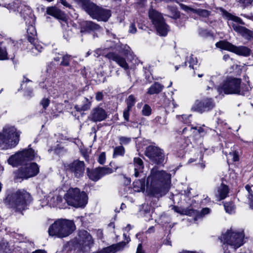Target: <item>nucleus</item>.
Returning <instances> with one entry per match:
<instances>
[{
    "instance_id": "obj_53",
    "label": "nucleus",
    "mask_w": 253,
    "mask_h": 253,
    "mask_svg": "<svg viewBox=\"0 0 253 253\" xmlns=\"http://www.w3.org/2000/svg\"><path fill=\"white\" fill-rule=\"evenodd\" d=\"M181 7L183 10H184L185 11H186L187 12H189L191 11L194 13V10H195V9H194L192 7H191L190 6H187L184 4H181Z\"/></svg>"
},
{
    "instance_id": "obj_55",
    "label": "nucleus",
    "mask_w": 253,
    "mask_h": 253,
    "mask_svg": "<svg viewBox=\"0 0 253 253\" xmlns=\"http://www.w3.org/2000/svg\"><path fill=\"white\" fill-rule=\"evenodd\" d=\"M155 121L159 123L161 125H165L166 124V120L165 118H162L161 117L157 116L155 118Z\"/></svg>"
},
{
    "instance_id": "obj_14",
    "label": "nucleus",
    "mask_w": 253,
    "mask_h": 253,
    "mask_svg": "<svg viewBox=\"0 0 253 253\" xmlns=\"http://www.w3.org/2000/svg\"><path fill=\"white\" fill-rule=\"evenodd\" d=\"M145 155L152 162L157 164H162L164 161L163 151L159 148L154 146H148L145 151Z\"/></svg>"
},
{
    "instance_id": "obj_63",
    "label": "nucleus",
    "mask_w": 253,
    "mask_h": 253,
    "mask_svg": "<svg viewBox=\"0 0 253 253\" xmlns=\"http://www.w3.org/2000/svg\"><path fill=\"white\" fill-rule=\"evenodd\" d=\"M32 253H46V252L44 250H38Z\"/></svg>"
},
{
    "instance_id": "obj_7",
    "label": "nucleus",
    "mask_w": 253,
    "mask_h": 253,
    "mask_svg": "<svg viewBox=\"0 0 253 253\" xmlns=\"http://www.w3.org/2000/svg\"><path fill=\"white\" fill-rule=\"evenodd\" d=\"M244 238L243 232H236L230 229L222 234L219 239L223 244H226L236 250L243 245Z\"/></svg>"
},
{
    "instance_id": "obj_10",
    "label": "nucleus",
    "mask_w": 253,
    "mask_h": 253,
    "mask_svg": "<svg viewBox=\"0 0 253 253\" xmlns=\"http://www.w3.org/2000/svg\"><path fill=\"white\" fill-rule=\"evenodd\" d=\"M149 17L159 35L166 36L169 30V26L165 23L162 14L156 10L151 8L149 11Z\"/></svg>"
},
{
    "instance_id": "obj_61",
    "label": "nucleus",
    "mask_w": 253,
    "mask_h": 253,
    "mask_svg": "<svg viewBox=\"0 0 253 253\" xmlns=\"http://www.w3.org/2000/svg\"><path fill=\"white\" fill-rule=\"evenodd\" d=\"M136 253H144L142 250V247L141 244L138 245Z\"/></svg>"
},
{
    "instance_id": "obj_15",
    "label": "nucleus",
    "mask_w": 253,
    "mask_h": 253,
    "mask_svg": "<svg viewBox=\"0 0 253 253\" xmlns=\"http://www.w3.org/2000/svg\"><path fill=\"white\" fill-rule=\"evenodd\" d=\"M214 107L213 100L211 98H206L201 101L197 100L192 107V110L202 113L211 110Z\"/></svg>"
},
{
    "instance_id": "obj_54",
    "label": "nucleus",
    "mask_w": 253,
    "mask_h": 253,
    "mask_svg": "<svg viewBox=\"0 0 253 253\" xmlns=\"http://www.w3.org/2000/svg\"><path fill=\"white\" fill-rule=\"evenodd\" d=\"M131 109H128V108H126L123 112V117L125 120L128 122L129 121V112Z\"/></svg>"
},
{
    "instance_id": "obj_3",
    "label": "nucleus",
    "mask_w": 253,
    "mask_h": 253,
    "mask_svg": "<svg viewBox=\"0 0 253 253\" xmlns=\"http://www.w3.org/2000/svg\"><path fill=\"white\" fill-rule=\"evenodd\" d=\"M20 133L15 127L5 126L0 133V148L8 149L15 147L19 141Z\"/></svg>"
},
{
    "instance_id": "obj_59",
    "label": "nucleus",
    "mask_w": 253,
    "mask_h": 253,
    "mask_svg": "<svg viewBox=\"0 0 253 253\" xmlns=\"http://www.w3.org/2000/svg\"><path fill=\"white\" fill-rule=\"evenodd\" d=\"M61 3L65 7L70 8L71 5L67 2L66 0H60Z\"/></svg>"
},
{
    "instance_id": "obj_5",
    "label": "nucleus",
    "mask_w": 253,
    "mask_h": 253,
    "mask_svg": "<svg viewBox=\"0 0 253 253\" xmlns=\"http://www.w3.org/2000/svg\"><path fill=\"white\" fill-rule=\"evenodd\" d=\"M80 0L82 2L83 8L93 19L106 22L111 15L110 10L99 7L89 0Z\"/></svg>"
},
{
    "instance_id": "obj_31",
    "label": "nucleus",
    "mask_w": 253,
    "mask_h": 253,
    "mask_svg": "<svg viewBox=\"0 0 253 253\" xmlns=\"http://www.w3.org/2000/svg\"><path fill=\"white\" fill-rule=\"evenodd\" d=\"M30 43L32 45V52H33L34 54L36 55L38 54V53L41 52L42 51L43 47L42 45L38 42L37 39H36V41L34 42H33Z\"/></svg>"
},
{
    "instance_id": "obj_39",
    "label": "nucleus",
    "mask_w": 253,
    "mask_h": 253,
    "mask_svg": "<svg viewBox=\"0 0 253 253\" xmlns=\"http://www.w3.org/2000/svg\"><path fill=\"white\" fill-rule=\"evenodd\" d=\"M119 143L121 146L126 145L131 141V138L129 137L119 136L118 137Z\"/></svg>"
},
{
    "instance_id": "obj_22",
    "label": "nucleus",
    "mask_w": 253,
    "mask_h": 253,
    "mask_svg": "<svg viewBox=\"0 0 253 253\" xmlns=\"http://www.w3.org/2000/svg\"><path fill=\"white\" fill-rule=\"evenodd\" d=\"M100 29V26L92 21H84L81 25V32L82 33L85 32H89L91 31L98 30Z\"/></svg>"
},
{
    "instance_id": "obj_16",
    "label": "nucleus",
    "mask_w": 253,
    "mask_h": 253,
    "mask_svg": "<svg viewBox=\"0 0 253 253\" xmlns=\"http://www.w3.org/2000/svg\"><path fill=\"white\" fill-rule=\"evenodd\" d=\"M67 171L74 174V175L79 178L83 176L84 171V163L83 161L76 160L68 164L66 166Z\"/></svg>"
},
{
    "instance_id": "obj_40",
    "label": "nucleus",
    "mask_w": 253,
    "mask_h": 253,
    "mask_svg": "<svg viewBox=\"0 0 253 253\" xmlns=\"http://www.w3.org/2000/svg\"><path fill=\"white\" fill-rule=\"evenodd\" d=\"M194 13L204 18L208 17L210 15V12L208 10L200 8L196 9L195 10H194Z\"/></svg>"
},
{
    "instance_id": "obj_52",
    "label": "nucleus",
    "mask_w": 253,
    "mask_h": 253,
    "mask_svg": "<svg viewBox=\"0 0 253 253\" xmlns=\"http://www.w3.org/2000/svg\"><path fill=\"white\" fill-rule=\"evenodd\" d=\"M236 1L241 3L243 6L246 7L251 4L253 0H236Z\"/></svg>"
},
{
    "instance_id": "obj_30",
    "label": "nucleus",
    "mask_w": 253,
    "mask_h": 253,
    "mask_svg": "<svg viewBox=\"0 0 253 253\" xmlns=\"http://www.w3.org/2000/svg\"><path fill=\"white\" fill-rule=\"evenodd\" d=\"M87 172L89 178L93 181H97L100 179L98 168L91 170L87 169Z\"/></svg>"
},
{
    "instance_id": "obj_2",
    "label": "nucleus",
    "mask_w": 253,
    "mask_h": 253,
    "mask_svg": "<svg viewBox=\"0 0 253 253\" xmlns=\"http://www.w3.org/2000/svg\"><path fill=\"white\" fill-rule=\"evenodd\" d=\"M75 229V225L72 221L59 219L49 226L48 232L50 236L64 238L70 235Z\"/></svg>"
},
{
    "instance_id": "obj_4",
    "label": "nucleus",
    "mask_w": 253,
    "mask_h": 253,
    "mask_svg": "<svg viewBox=\"0 0 253 253\" xmlns=\"http://www.w3.org/2000/svg\"><path fill=\"white\" fill-rule=\"evenodd\" d=\"M64 201L68 205L75 208H84L87 203L88 197L78 188H70L64 196Z\"/></svg>"
},
{
    "instance_id": "obj_51",
    "label": "nucleus",
    "mask_w": 253,
    "mask_h": 253,
    "mask_svg": "<svg viewBox=\"0 0 253 253\" xmlns=\"http://www.w3.org/2000/svg\"><path fill=\"white\" fill-rule=\"evenodd\" d=\"M50 100L48 98H43L40 102V104L42 106L43 108L45 110L49 105Z\"/></svg>"
},
{
    "instance_id": "obj_36",
    "label": "nucleus",
    "mask_w": 253,
    "mask_h": 253,
    "mask_svg": "<svg viewBox=\"0 0 253 253\" xmlns=\"http://www.w3.org/2000/svg\"><path fill=\"white\" fill-rule=\"evenodd\" d=\"M224 207L226 212L232 214L235 212V205L232 202H226L224 204Z\"/></svg>"
},
{
    "instance_id": "obj_43",
    "label": "nucleus",
    "mask_w": 253,
    "mask_h": 253,
    "mask_svg": "<svg viewBox=\"0 0 253 253\" xmlns=\"http://www.w3.org/2000/svg\"><path fill=\"white\" fill-rule=\"evenodd\" d=\"M142 114L145 116H149L152 113L151 107L148 104H145L142 109Z\"/></svg>"
},
{
    "instance_id": "obj_24",
    "label": "nucleus",
    "mask_w": 253,
    "mask_h": 253,
    "mask_svg": "<svg viewBox=\"0 0 253 253\" xmlns=\"http://www.w3.org/2000/svg\"><path fill=\"white\" fill-rule=\"evenodd\" d=\"M62 197L59 195H54L49 200V204L52 207H58L60 209L64 208V203Z\"/></svg>"
},
{
    "instance_id": "obj_34",
    "label": "nucleus",
    "mask_w": 253,
    "mask_h": 253,
    "mask_svg": "<svg viewBox=\"0 0 253 253\" xmlns=\"http://www.w3.org/2000/svg\"><path fill=\"white\" fill-rule=\"evenodd\" d=\"M245 189L248 192V200L250 208L253 210V191L249 185L245 186Z\"/></svg>"
},
{
    "instance_id": "obj_29",
    "label": "nucleus",
    "mask_w": 253,
    "mask_h": 253,
    "mask_svg": "<svg viewBox=\"0 0 253 253\" xmlns=\"http://www.w3.org/2000/svg\"><path fill=\"white\" fill-rule=\"evenodd\" d=\"M163 88V86L158 83H155L148 89L147 93L149 94H158L160 92Z\"/></svg>"
},
{
    "instance_id": "obj_8",
    "label": "nucleus",
    "mask_w": 253,
    "mask_h": 253,
    "mask_svg": "<svg viewBox=\"0 0 253 253\" xmlns=\"http://www.w3.org/2000/svg\"><path fill=\"white\" fill-rule=\"evenodd\" d=\"M37 157L38 155L34 150L32 148H29L11 156L7 162L13 167H17L24 164L27 161L33 160Z\"/></svg>"
},
{
    "instance_id": "obj_62",
    "label": "nucleus",
    "mask_w": 253,
    "mask_h": 253,
    "mask_svg": "<svg viewBox=\"0 0 253 253\" xmlns=\"http://www.w3.org/2000/svg\"><path fill=\"white\" fill-rule=\"evenodd\" d=\"M194 128L196 129H197L198 132L200 134H201V133H205L206 131V130H205L204 128L203 127H199L198 128L195 127Z\"/></svg>"
},
{
    "instance_id": "obj_28",
    "label": "nucleus",
    "mask_w": 253,
    "mask_h": 253,
    "mask_svg": "<svg viewBox=\"0 0 253 253\" xmlns=\"http://www.w3.org/2000/svg\"><path fill=\"white\" fill-rule=\"evenodd\" d=\"M29 82H32V81L24 77V80L21 84V88L25 90V96H31L33 93V89L32 87L27 86V84Z\"/></svg>"
},
{
    "instance_id": "obj_25",
    "label": "nucleus",
    "mask_w": 253,
    "mask_h": 253,
    "mask_svg": "<svg viewBox=\"0 0 253 253\" xmlns=\"http://www.w3.org/2000/svg\"><path fill=\"white\" fill-rule=\"evenodd\" d=\"M126 243L125 242H121L118 244L113 245L111 246L104 248L100 251L96 253H115L117 251L120 250L121 248H123L125 246Z\"/></svg>"
},
{
    "instance_id": "obj_45",
    "label": "nucleus",
    "mask_w": 253,
    "mask_h": 253,
    "mask_svg": "<svg viewBox=\"0 0 253 253\" xmlns=\"http://www.w3.org/2000/svg\"><path fill=\"white\" fill-rule=\"evenodd\" d=\"M230 159L233 162H236L239 160L238 155L237 152L233 151L229 153L227 160L229 161Z\"/></svg>"
},
{
    "instance_id": "obj_20",
    "label": "nucleus",
    "mask_w": 253,
    "mask_h": 253,
    "mask_svg": "<svg viewBox=\"0 0 253 253\" xmlns=\"http://www.w3.org/2000/svg\"><path fill=\"white\" fill-rule=\"evenodd\" d=\"M134 173V176L137 177L142 173L144 169V164L142 160L139 157H134L133 160Z\"/></svg>"
},
{
    "instance_id": "obj_33",
    "label": "nucleus",
    "mask_w": 253,
    "mask_h": 253,
    "mask_svg": "<svg viewBox=\"0 0 253 253\" xmlns=\"http://www.w3.org/2000/svg\"><path fill=\"white\" fill-rule=\"evenodd\" d=\"M98 169L99 172L100 178L101 179L102 177L111 174L113 172V170L112 169L103 167H98Z\"/></svg>"
},
{
    "instance_id": "obj_6",
    "label": "nucleus",
    "mask_w": 253,
    "mask_h": 253,
    "mask_svg": "<svg viewBox=\"0 0 253 253\" xmlns=\"http://www.w3.org/2000/svg\"><path fill=\"white\" fill-rule=\"evenodd\" d=\"M241 80L236 78H228L223 84L217 87L219 94H236L245 95V92L241 90Z\"/></svg>"
},
{
    "instance_id": "obj_44",
    "label": "nucleus",
    "mask_w": 253,
    "mask_h": 253,
    "mask_svg": "<svg viewBox=\"0 0 253 253\" xmlns=\"http://www.w3.org/2000/svg\"><path fill=\"white\" fill-rule=\"evenodd\" d=\"M71 55L66 54L62 56V60L60 63V65L63 66H68L70 64L71 60Z\"/></svg>"
},
{
    "instance_id": "obj_42",
    "label": "nucleus",
    "mask_w": 253,
    "mask_h": 253,
    "mask_svg": "<svg viewBox=\"0 0 253 253\" xmlns=\"http://www.w3.org/2000/svg\"><path fill=\"white\" fill-rule=\"evenodd\" d=\"M136 102V99L133 95H130L128 96L126 100L127 104V108L128 109H131V108L134 105Z\"/></svg>"
},
{
    "instance_id": "obj_48",
    "label": "nucleus",
    "mask_w": 253,
    "mask_h": 253,
    "mask_svg": "<svg viewBox=\"0 0 253 253\" xmlns=\"http://www.w3.org/2000/svg\"><path fill=\"white\" fill-rule=\"evenodd\" d=\"M199 35L203 37H207L211 35V33L207 29L199 28L198 30Z\"/></svg>"
},
{
    "instance_id": "obj_49",
    "label": "nucleus",
    "mask_w": 253,
    "mask_h": 253,
    "mask_svg": "<svg viewBox=\"0 0 253 253\" xmlns=\"http://www.w3.org/2000/svg\"><path fill=\"white\" fill-rule=\"evenodd\" d=\"M187 62L189 63V67L192 68L193 69H194V65H197L198 63L197 58L193 57L192 55L190 56L189 59L187 60Z\"/></svg>"
},
{
    "instance_id": "obj_1",
    "label": "nucleus",
    "mask_w": 253,
    "mask_h": 253,
    "mask_svg": "<svg viewBox=\"0 0 253 253\" xmlns=\"http://www.w3.org/2000/svg\"><path fill=\"white\" fill-rule=\"evenodd\" d=\"M171 183V175L153 168L146 181L147 190L150 195L159 198L165 195Z\"/></svg>"
},
{
    "instance_id": "obj_11",
    "label": "nucleus",
    "mask_w": 253,
    "mask_h": 253,
    "mask_svg": "<svg viewBox=\"0 0 253 253\" xmlns=\"http://www.w3.org/2000/svg\"><path fill=\"white\" fill-rule=\"evenodd\" d=\"M31 195L27 191L19 190L14 194L12 205L17 211H21L26 209L32 201Z\"/></svg>"
},
{
    "instance_id": "obj_57",
    "label": "nucleus",
    "mask_w": 253,
    "mask_h": 253,
    "mask_svg": "<svg viewBox=\"0 0 253 253\" xmlns=\"http://www.w3.org/2000/svg\"><path fill=\"white\" fill-rule=\"evenodd\" d=\"M129 33L134 34L136 32V27L133 23H131L129 28Z\"/></svg>"
},
{
    "instance_id": "obj_27",
    "label": "nucleus",
    "mask_w": 253,
    "mask_h": 253,
    "mask_svg": "<svg viewBox=\"0 0 253 253\" xmlns=\"http://www.w3.org/2000/svg\"><path fill=\"white\" fill-rule=\"evenodd\" d=\"M27 38L30 42H34L36 39L37 32L35 27L32 25H29L27 29Z\"/></svg>"
},
{
    "instance_id": "obj_12",
    "label": "nucleus",
    "mask_w": 253,
    "mask_h": 253,
    "mask_svg": "<svg viewBox=\"0 0 253 253\" xmlns=\"http://www.w3.org/2000/svg\"><path fill=\"white\" fill-rule=\"evenodd\" d=\"M75 245L83 252L88 251L94 243V240L89 233L86 230H80L78 237L74 240Z\"/></svg>"
},
{
    "instance_id": "obj_56",
    "label": "nucleus",
    "mask_w": 253,
    "mask_h": 253,
    "mask_svg": "<svg viewBox=\"0 0 253 253\" xmlns=\"http://www.w3.org/2000/svg\"><path fill=\"white\" fill-rule=\"evenodd\" d=\"M103 98V94L102 92L99 91L96 93L95 99L97 101H101Z\"/></svg>"
},
{
    "instance_id": "obj_9",
    "label": "nucleus",
    "mask_w": 253,
    "mask_h": 253,
    "mask_svg": "<svg viewBox=\"0 0 253 253\" xmlns=\"http://www.w3.org/2000/svg\"><path fill=\"white\" fill-rule=\"evenodd\" d=\"M39 172V167L36 163L26 164L15 171L14 180L16 182L21 181L24 179L34 177Z\"/></svg>"
},
{
    "instance_id": "obj_13",
    "label": "nucleus",
    "mask_w": 253,
    "mask_h": 253,
    "mask_svg": "<svg viewBox=\"0 0 253 253\" xmlns=\"http://www.w3.org/2000/svg\"><path fill=\"white\" fill-rule=\"evenodd\" d=\"M217 47L222 49L234 52L238 55L248 56L251 53V49L244 46H237L226 41H221L216 43Z\"/></svg>"
},
{
    "instance_id": "obj_47",
    "label": "nucleus",
    "mask_w": 253,
    "mask_h": 253,
    "mask_svg": "<svg viewBox=\"0 0 253 253\" xmlns=\"http://www.w3.org/2000/svg\"><path fill=\"white\" fill-rule=\"evenodd\" d=\"M230 25H231L234 31H235L236 32L241 34L243 29H244V27L241 26L237 24L234 23H230L229 24Z\"/></svg>"
},
{
    "instance_id": "obj_19",
    "label": "nucleus",
    "mask_w": 253,
    "mask_h": 253,
    "mask_svg": "<svg viewBox=\"0 0 253 253\" xmlns=\"http://www.w3.org/2000/svg\"><path fill=\"white\" fill-rule=\"evenodd\" d=\"M46 13L47 14L51 15L62 21L66 20V17L64 13L56 7H48L46 8Z\"/></svg>"
},
{
    "instance_id": "obj_18",
    "label": "nucleus",
    "mask_w": 253,
    "mask_h": 253,
    "mask_svg": "<svg viewBox=\"0 0 253 253\" xmlns=\"http://www.w3.org/2000/svg\"><path fill=\"white\" fill-rule=\"evenodd\" d=\"M105 57L110 60L116 62L119 66L124 68L125 70L129 69V66L126 63V59L114 52H109L105 55Z\"/></svg>"
},
{
    "instance_id": "obj_26",
    "label": "nucleus",
    "mask_w": 253,
    "mask_h": 253,
    "mask_svg": "<svg viewBox=\"0 0 253 253\" xmlns=\"http://www.w3.org/2000/svg\"><path fill=\"white\" fill-rule=\"evenodd\" d=\"M82 105H76L75 109L77 111L82 112L89 110L91 107V102L88 98H84Z\"/></svg>"
},
{
    "instance_id": "obj_21",
    "label": "nucleus",
    "mask_w": 253,
    "mask_h": 253,
    "mask_svg": "<svg viewBox=\"0 0 253 253\" xmlns=\"http://www.w3.org/2000/svg\"><path fill=\"white\" fill-rule=\"evenodd\" d=\"M174 211L177 213L182 215H186L189 216H195L197 217L199 212L197 210H194L191 208H182L177 206H174L173 208Z\"/></svg>"
},
{
    "instance_id": "obj_35",
    "label": "nucleus",
    "mask_w": 253,
    "mask_h": 253,
    "mask_svg": "<svg viewBox=\"0 0 253 253\" xmlns=\"http://www.w3.org/2000/svg\"><path fill=\"white\" fill-rule=\"evenodd\" d=\"M133 185L134 188H135V191H140L145 189V183L143 180H138L134 181L133 182Z\"/></svg>"
},
{
    "instance_id": "obj_38",
    "label": "nucleus",
    "mask_w": 253,
    "mask_h": 253,
    "mask_svg": "<svg viewBox=\"0 0 253 253\" xmlns=\"http://www.w3.org/2000/svg\"><path fill=\"white\" fill-rule=\"evenodd\" d=\"M225 15L229 20L242 25L244 24V23L242 21V19L238 17L234 16L228 12H226L225 14Z\"/></svg>"
},
{
    "instance_id": "obj_46",
    "label": "nucleus",
    "mask_w": 253,
    "mask_h": 253,
    "mask_svg": "<svg viewBox=\"0 0 253 253\" xmlns=\"http://www.w3.org/2000/svg\"><path fill=\"white\" fill-rule=\"evenodd\" d=\"M7 59V52L5 47L0 45V60H3Z\"/></svg>"
},
{
    "instance_id": "obj_17",
    "label": "nucleus",
    "mask_w": 253,
    "mask_h": 253,
    "mask_svg": "<svg viewBox=\"0 0 253 253\" xmlns=\"http://www.w3.org/2000/svg\"><path fill=\"white\" fill-rule=\"evenodd\" d=\"M107 117L106 111L101 107H97L92 109L88 119L93 122H98L105 120Z\"/></svg>"
},
{
    "instance_id": "obj_23",
    "label": "nucleus",
    "mask_w": 253,
    "mask_h": 253,
    "mask_svg": "<svg viewBox=\"0 0 253 253\" xmlns=\"http://www.w3.org/2000/svg\"><path fill=\"white\" fill-rule=\"evenodd\" d=\"M229 193V188L225 184H221L217 188L215 193V196L218 201L224 199L226 198Z\"/></svg>"
},
{
    "instance_id": "obj_32",
    "label": "nucleus",
    "mask_w": 253,
    "mask_h": 253,
    "mask_svg": "<svg viewBox=\"0 0 253 253\" xmlns=\"http://www.w3.org/2000/svg\"><path fill=\"white\" fill-rule=\"evenodd\" d=\"M125 153V149L123 146H119L114 148L113 157L114 158L118 156H124Z\"/></svg>"
},
{
    "instance_id": "obj_60",
    "label": "nucleus",
    "mask_w": 253,
    "mask_h": 253,
    "mask_svg": "<svg viewBox=\"0 0 253 253\" xmlns=\"http://www.w3.org/2000/svg\"><path fill=\"white\" fill-rule=\"evenodd\" d=\"M210 209L209 208H204L203 209L202 211H201V213H200V214H202V215H205V214H208L210 212Z\"/></svg>"
},
{
    "instance_id": "obj_41",
    "label": "nucleus",
    "mask_w": 253,
    "mask_h": 253,
    "mask_svg": "<svg viewBox=\"0 0 253 253\" xmlns=\"http://www.w3.org/2000/svg\"><path fill=\"white\" fill-rule=\"evenodd\" d=\"M240 34L246 39L248 40H251L253 39V33L245 27Z\"/></svg>"
},
{
    "instance_id": "obj_64",
    "label": "nucleus",
    "mask_w": 253,
    "mask_h": 253,
    "mask_svg": "<svg viewBox=\"0 0 253 253\" xmlns=\"http://www.w3.org/2000/svg\"><path fill=\"white\" fill-rule=\"evenodd\" d=\"M124 47L123 48V49L125 50V54L127 53L128 51L129 50V46H126V45H124Z\"/></svg>"
},
{
    "instance_id": "obj_37",
    "label": "nucleus",
    "mask_w": 253,
    "mask_h": 253,
    "mask_svg": "<svg viewBox=\"0 0 253 253\" xmlns=\"http://www.w3.org/2000/svg\"><path fill=\"white\" fill-rule=\"evenodd\" d=\"M167 9L169 11L171 17L177 19L179 17L180 14L176 7L172 6H168Z\"/></svg>"
},
{
    "instance_id": "obj_50",
    "label": "nucleus",
    "mask_w": 253,
    "mask_h": 253,
    "mask_svg": "<svg viewBox=\"0 0 253 253\" xmlns=\"http://www.w3.org/2000/svg\"><path fill=\"white\" fill-rule=\"evenodd\" d=\"M98 162L101 165H103L106 162V154L103 152L98 156Z\"/></svg>"
},
{
    "instance_id": "obj_58",
    "label": "nucleus",
    "mask_w": 253,
    "mask_h": 253,
    "mask_svg": "<svg viewBox=\"0 0 253 253\" xmlns=\"http://www.w3.org/2000/svg\"><path fill=\"white\" fill-rule=\"evenodd\" d=\"M215 88L217 89V88L214 87V84L213 82L212 81H210L209 82V84L207 85L206 90H209L210 89H213V88Z\"/></svg>"
}]
</instances>
